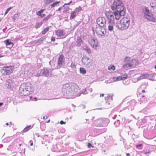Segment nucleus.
<instances>
[{
	"instance_id": "obj_12",
	"label": "nucleus",
	"mask_w": 156,
	"mask_h": 156,
	"mask_svg": "<svg viewBox=\"0 0 156 156\" xmlns=\"http://www.w3.org/2000/svg\"><path fill=\"white\" fill-rule=\"evenodd\" d=\"M81 61L82 63L84 64L86 67H89L92 65V63L91 62V60L88 57H83L82 58Z\"/></svg>"
},
{
	"instance_id": "obj_41",
	"label": "nucleus",
	"mask_w": 156,
	"mask_h": 156,
	"mask_svg": "<svg viewBox=\"0 0 156 156\" xmlns=\"http://www.w3.org/2000/svg\"><path fill=\"white\" fill-rule=\"evenodd\" d=\"M12 8V7H10L9 8H8L6 10L5 13V15L6 14L9 12V11Z\"/></svg>"
},
{
	"instance_id": "obj_60",
	"label": "nucleus",
	"mask_w": 156,
	"mask_h": 156,
	"mask_svg": "<svg viewBox=\"0 0 156 156\" xmlns=\"http://www.w3.org/2000/svg\"><path fill=\"white\" fill-rule=\"evenodd\" d=\"M104 94H100V97H103V96H104Z\"/></svg>"
},
{
	"instance_id": "obj_42",
	"label": "nucleus",
	"mask_w": 156,
	"mask_h": 156,
	"mask_svg": "<svg viewBox=\"0 0 156 156\" xmlns=\"http://www.w3.org/2000/svg\"><path fill=\"white\" fill-rule=\"evenodd\" d=\"M123 83L125 85H128L129 83V81L127 80V81H126L125 80H124L123 81Z\"/></svg>"
},
{
	"instance_id": "obj_63",
	"label": "nucleus",
	"mask_w": 156,
	"mask_h": 156,
	"mask_svg": "<svg viewBox=\"0 0 156 156\" xmlns=\"http://www.w3.org/2000/svg\"><path fill=\"white\" fill-rule=\"evenodd\" d=\"M142 92H143V93H144V92H145V90H142Z\"/></svg>"
},
{
	"instance_id": "obj_55",
	"label": "nucleus",
	"mask_w": 156,
	"mask_h": 156,
	"mask_svg": "<svg viewBox=\"0 0 156 156\" xmlns=\"http://www.w3.org/2000/svg\"><path fill=\"white\" fill-rule=\"evenodd\" d=\"M46 15L45 14H41V16H40L42 18L45 16Z\"/></svg>"
},
{
	"instance_id": "obj_9",
	"label": "nucleus",
	"mask_w": 156,
	"mask_h": 156,
	"mask_svg": "<svg viewBox=\"0 0 156 156\" xmlns=\"http://www.w3.org/2000/svg\"><path fill=\"white\" fill-rule=\"evenodd\" d=\"M14 70V67L12 66H4L1 69V73L4 75H9L12 73Z\"/></svg>"
},
{
	"instance_id": "obj_1",
	"label": "nucleus",
	"mask_w": 156,
	"mask_h": 156,
	"mask_svg": "<svg viewBox=\"0 0 156 156\" xmlns=\"http://www.w3.org/2000/svg\"><path fill=\"white\" fill-rule=\"evenodd\" d=\"M105 15L107 18V21L104 17H100L97 20L96 22L99 27H104L107 25L108 30L112 31L113 30V27L115 25L114 17L113 13L111 11L106 12Z\"/></svg>"
},
{
	"instance_id": "obj_13",
	"label": "nucleus",
	"mask_w": 156,
	"mask_h": 156,
	"mask_svg": "<svg viewBox=\"0 0 156 156\" xmlns=\"http://www.w3.org/2000/svg\"><path fill=\"white\" fill-rule=\"evenodd\" d=\"M104 27H98L96 28L95 31L97 34L100 36H104L106 34V30Z\"/></svg>"
},
{
	"instance_id": "obj_45",
	"label": "nucleus",
	"mask_w": 156,
	"mask_h": 156,
	"mask_svg": "<svg viewBox=\"0 0 156 156\" xmlns=\"http://www.w3.org/2000/svg\"><path fill=\"white\" fill-rule=\"evenodd\" d=\"M55 0H46V2L47 3H49L53 2Z\"/></svg>"
},
{
	"instance_id": "obj_43",
	"label": "nucleus",
	"mask_w": 156,
	"mask_h": 156,
	"mask_svg": "<svg viewBox=\"0 0 156 156\" xmlns=\"http://www.w3.org/2000/svg\"><path fill=\"white\" fill-rule=\"evenodd\" d=\"M150 151H151L150 150H146L145 151H144L143 153L144 154H147L150 153Z\"/></svg>"
},
{
	"instance_id": "obj_49",
	"label": "nucleus",
	"mask_w": 156,
	"mask_h": 156,
	"mask_svg": "<svg viewBox=\"0 0 156 156\" xmlns=\"http://www.w3.org/2000/svg\"><path fill=\"white\" fill-rule=\"evenodd\" d=\"M117 80L118 79H117V78H116L115 77H113L112 78V81H118Z\"/></svg>"
},
{
	"instance_id": "obj_40",
	"label": "nucleus",
	"mask_w": 156,
	"mask_h": 156,
	"mask_svg": "<svg viewBox=\"0 0 156 156\" xmlns=\"http://www.w3.org/2000/svg\"><path fill=\"white\" fill-rule=\"evenodd\" d=\"M142 144H137L136 146V148H137L138 149H141V147H142Z\"/></svg>"
},
{
	"instance_id": "obj_32",
	"label": "nucleus",
	"mask_w": 156,
	"mask_h": 156,
	"mask_svg": "<svg viewBox=\"0 0 156 156\" xmlns=\"http://www.w3.org/2000/svg\"><path fill=\"white\" fill-rule=\"evenodd\" d=\"M60 2V1H56L55 2L53 3V4H51V8L54 7L55 6H56Z\"/></svg>"
},
{
	"instance_id": "obj_61",
	"label": "nucleus",
	"mask_w": 156,
	"mask_h": 156,
	"mask_svg": "<svg viewBox=\"0 0 156 156\" xmlns=\"http://www.w3.org/2000/svg\"><path fill=\"white\" fill-rule=\"evenodd\" d=\"M130 154L129 153H127L126 154V156H129Z\"/></svg>"
},
{
	"instance_id": "obj_33",
	"label": "nucleus",
	"mask_w": 156,
	"mask_h": 156,
	"mask_svg": "<svg viewBox=\"0 0 156 156\" xmlns=\"http://www.w3.org/2000/svg\"><path fill=\"white\" fill-rule=\"evenodd\" d=\"M82 10V8L79 6L78 8H76L74 11L76 13L78 12H80Z\"/></svg>"
},
{
	"instance_id": "obj_35",
	"label": "nucleus",
	"mask_w": 156,
	"mask_h": 156,
	"mask_svg": "<svg viewBox=\"0 0 156 156\" xmlns=\"http://www.w3.org/2000/svg\"><path fill=\"white\" fill-rule=\"evenodd\" d=\"M156 5V3L154 2H151L150 3V8L153 7L154 6Z\"/></svg>"
},
{
	"instance_id": "obj_22",
	"label": "nucleus",
	"mask_w": 156,
	"mask_h": 156,
	"mask_svg": "<svg viewBox=\"0 0 156 156\" xmlns=\"http://www.w3.org/2000/svg\"><path fill=\"white\" fill-rule=\"evenodd\" d=\"M147 73L143 74L141 75L137 79V81L139 79L141 80L143 79L147 78Z\"/></svg>"
},
{
	"instance_id": "obj_56",
	"label": "nucleus",
	"mask_w": 156,
	"mask_h": 156,
	"mask_svg": "<svg viewBox=\"0 0 156 156\" xmlns=\"http://www.w3.org/2000/svg\"><path fill=\"white\" fill-rule=\"evenodd\" d=\"M88 90L90 92H92V89L91 88H88Z\"/></svg>"
},
{
	"instance_id": "obj_7",
	"label": "nucleus",
	"mask_w": 156,
	"mask_h": 156,
	"mask_svg": "<svg viewBox=\"0 0 156 156\" xmlns=\"http://www.w3.org/2000/svg\"><path fill=\"white\" fill-rule=\"evenodd\" d=\"M51 75V70L47 68H44L41 70L40 73H34V76L39 77L43 76L45 77H48Z\"/></svg>"
},
{
	"instance_id": "obj_8",
	"label": "nucleus",
	"mask_w": 156,
	"mask_h": 156,
	"mask_svg": "<svg viewBox=\"0 0 156 156\" xmlns=\"http://www.w3.org/2000/svg\"><path fill=\"white\" fill-rule=\"evenodd\" d=\"M109 120L107 118H101L96 121L95 122V126H96L105 127L109 122Z\"/></svg>"
},
{
	"instance_id": "obj_21",
	"label": "nucleus",
	"mask_w": 156,
	"mask_h": 156,
	"mask_svg": "<svg viewBox=\"0 0 156 156\" xmlns=\"http://www.w3.org/2000/svg\"><path fill=\"white\" fill-rule=\"evenodd\" d=\"M83 40L80 37H78L76 41L77 45L79 46H80L82 43Z\"/></svg>"
},
{
	"instance_id": "obj_23",
	"label": "nucleus",
	"mask_w": 156,
	"mask_h": 156,
	"mask_svg": "<svg viewBox=\"0 0 156 156\" xmlns=\"http://www.w3.org/2000/svg\"><path fill=\"white\" fill-rule=\"evenodd\" d=\"M32 127L31 125H29L26 127L22 131L23 133L26 132L32 128Z\"/></svg>"
},
{
	"instance_id": "obj_14",
	"label": "nucleus",
	"mask_w": 156,
	"mask_h": 156,
	"mask_svg": "<svg viewBox=\"0 0 156 156\" xmlns=\"http://www.w3.org/2000/svg\"><path fill=\"white\" fill-rule=\"evenodd\" d=\"M136 102L134 100H132L128 102L127 106L125 107L129 110L132 111L133 110L135 106Z\"/></svg>"
},
{
	"instance_id": "obj_50",
	"label": "nucleus",
	"mask_w": 156,
	"mask_h": 156,
	"mask_svg": "<svg viewBox=\"0 0 156 156\" xmlns=\"http://www.w3.org/2000/svg\"><path fill=\"white\" fill-rule=\"evenodd\" d=\"M60 124H61L62 125V124H66V122H64L62 120H61L60 122Z\"/></svg>"
},
{
	"instance_id": "obj_17",
	"label": "nucleus",
	"mask_w": 156,
	"mask_h": 156,
	"mask_svg": "<svg viewBox=\"0 0 156 156\" xmlns=\"http://www.w3.org/2000/svg\"><path fill=\"white\" fill-rule=\"evenodd\" d=\"M142 12L144 14V16L150 13V10L147 7H144L142 8Z\"/></svg>"
},
{
	"instance_id": "obj_4",
	"label": "nucleus",
	"mask_w": 156,
	"mask_h": 156,
	"mask_svg": "<svg viewBox=\"0 0 156 156\" xmlns=\"http://www.w3.org/2000/svg\"><path fill=\"white\" fill-rule=\"evenodd\" d=\"M29 83H23L20 86V93L23 94L22 96L29 95L33 93L32 89L30 86Z\"/></svg>"
},
{
	"instance_id": "obj_29",
	"label": "nucleus",
	"mask_w": 156,
	"mask_h": 156,
	"mask_svg": "<svg viewBox=\"0 0 156 156\" xmlns=\"http://www.w3.org/2000/svg\"><path fill=\"white\" fill-rule=\"evenodd\" d=\"M105 100L112 101V96L110 95H108L106 98H105Z\"/></svg>"
},
{
	"instance_id": "obj_48",
	"label": "nucleus",
	"mask_w": 156,
	"mask_h": 156,
	"mask_svg": "<svg viewBox=\"0 0 156 156\" xmlns=\"http://www.w3.org/2000/svg\"><path fill=\"white\" fill-rule=\"evenodd\" d=\"M72 2L71 1L67 3H65L64 4V5L63 6V7H64V6L66 5H70L71 3H72Z\"/></svg>"
},
{
	"instance_id": "obj_11",
	"label": "nucleus",
	"mask_w": 156,
	"mask_h": 156,
	"mask_svg": "<svg viewBox=\"0 0 156 156\" xmlns=\"http://www.w3.org/2000/svg\"><path fill=\"white\" fill-rule=\"evenodd\" d=\"M113 119H116L114 123V125L116 127L119 126L120 123H122L123 121V119L119 115L118 116L117 115H115L113 117Z\"/></svg>"
},
{
	"instance_id": "obj_57",
	"label": "nucleus",
	"mask_w": 156,
	"mask_h": 156,
	"mask_svg": "<svg viewBox=\"0 0 156 156\" xmlns=\"http://www.w3.org/2000/svg\"><path fill=\"white\" fill-rule=\"evenodd\" d=\"M62 9V8L61 7H59L56 11H60Z\"/></svg>"
},
{
	"instance_id": "obj_64",
	"label": "nucleus",
	"mask_w": 156,
	"mask_h": 156,
	"mask_svg": "<svg viewBox=\"0 0 156 156\" xmlns=\"http://www.w3.org/2000/svg\"><path fill=\"white\" fill-rule=\"evenodd\" d=\"M3 104V103H0V106H2Z\"/></svg>"
},
{
	"instance_id": "obj_52",
	"label": "nucleus",
	"mask_w": 156,
	"mask_h": 156,
	"mask_svg": "<svg viewBox=\"0 0 156 156\" xmlns=\"http://www.w3.org/2000/svg\"><path fill=\"white\" fill-rule=\"evenodd\" d=\"M51 41H54L55 40V38L54 37H51Z\"/></svg>"
},
{
	"instance_id": "obj_53",
	"label": "nucleus",
	"mask_w": 156,
	"mask_h": 156,
	"mask_svg": "<svg viewBox=\"0 0 156 156\" xmlns=\"http://www.w3.org/2000/svg\"><path fill=\"white\" fill-rule=\"evenodd\" d=\"M116 78H117V79H118V80H117L118 81H119V80H121L120 76H118Z\"/></svg>"
},
{
	"instance_id": "obj_2",
	"label": "nucleus",
	"mask_w": 156,
	"mask_h": 156,
	"mask_svg": "<svg viewBox=\"0 0 156 156\" xmlns=\"http://www.w3.org/2000/svg\"><path fill=\"white\" fill-rule=\"evenodd\" d=\"M62 90L64 95L68 98H74L80 96L81 94L77 86L73 83H68L63 85Z\"/></svg>"
},
{
	"instance_id": "obj_44",
	"label": "nucleus",
	"mask_w": 156,
	"mask_h": 156,
	"mask_svg": "<svg viewBox=\"0 0 156 156\" xmlns=\"http://www.w3.org/2000/svg\"><path fill=\"white\" fill-rule=\"evenodd\" d=\"M82 93L84 94H86L87 93L86 91V89L82 90Z\"/></svg>"
},
{
	"instance_id": "obj_27",
	"label": "nucleus",
	"mask_w": 156,
	"mask_h": 156,
	"mask_svg": "<svg viewBox=\"0 0 156 156\" xmlns=\"http://www.w3.org/2000/svg\"><path fill=\"white\" fill-rule=\"evenodd\" d=\"M76 13L74 11L71 12L70 14V19H73L76 16Z\"/></svg>"
},
{
	"instance_id": "obj_54",
	"label": "nucleus",
	"mask_w": 156,
	"mask_h": 156,
	"mask_svg": "<svg viewBox=\"0 0 156 156\" xmlns=\"http://www.w3.org/2000/svg\"><path fill=\"white\" fill-rule=\"evenodd\" d=\"M109 101H109L106 100V105H108V104L109 105L110 104Z\"/></svg>"
},
{
	"instance_id": "obj_15",
	"label": "nucleus",
	"mask_w": 156,
	"mask_h": 156,
	"mask_svg": "<svg viewBox=\"0 0 156 156\" xmlns=\"http://www.w3.org/2000/svg\"><path fill=\"white\" fill-rule=\"evenodd\" d=\"M144 17L145 19L150 21L154 22L156 20L155 19L153 15L151 13Z\"/></svg>"
},
{
	"instance_id": "obj_31",
	"label": "nucleus",
	"mask_w": 156,
	"mask_h": 156,
	"mask_svg": "<svg viewBox=\"0 0 156 156\" xmlns=\"http://www.w3.org/2000/svg\"><path fill=\"white\" fill-rule=\"evenodd\" d=\"M150 10L153 13H156V5L151 8H150Z\"/></svg>"
},
{
	"instance_id": "obj_3",
	"label": "nucleus",
	"mask_w": 156,
	"mask_h": 156,
	"mask_svg": "<svg viewBox=\"0 0 156 156\" xmlns=\"http://www.w3.org/2000/svg\"><path fill=\"white\" fill-rule=\"evenodd\" d=\"M111 8L116 20H119L121 16L125 14V7L121 0H114L111 5Z\"/></svg>"
},
{
	"instance_id": "obj_30",
	"label": "nucleus",
	"mask_w": 156,
	"mask_h": 156,
	"mask_svg": "<svg viewBox=\"0 0 156 156\" xmlns=\"http://www.w3.org/2000/svg\"><path fill=\"white\" fill-rule=\"evenodd\" d=\"M45 37L44 36L43 37H41L40 39L38 40H36V43H40L42 42L45 39Z\"/></svg>"
},
{
	"instance_id": "obj_18",
	"label": "nucleus",
	"mask_w": 156,
	"mask_h": 156,
	"mask_svg": "<svg viewBox=\"0 0 156 156\" xmlns=\"http://www.w3.org/2000/svg\"><path fill=\"white\" fill-rule=\"evenodd\" d=\"M5 45L7 48H11L13 46V43L10 41L9 39H6L5 41Z\"/></svg>"
},
{
	"instance_id": "obj_20",
	"label": "nucleus",
	"mask_w": 156,
	"mask_h": 156,
	"mask_svg": "<svg viewBox=\"0 0 156 156\" xmlns=\"http://www.w3.org/2000/svg\"><path fill=\"white\" fill-rule=\"evenodd\" d=\"M56 34L57 36L62 37L64 35L65 33L63 30H60L57 31Z\"/></svg>"
},
{
	"instance_id": "obj_24",
	"label": "nucleus",
	"mask_w": 156,
	"mask_h": 156,
	"mask_svg": "<svg viewBox=\"0 0 156 156\" xmlns=\"http://www.w3.org/2000/svg\"><path fill=\"white\" fill-rule=\"evenodd\" d=\"M94 129H92V132L94 133V135L97 136L99 134V133H98V132L99 131V130L98 129L94 128Z\"/></svg>"
},
{
	"instance_id": "obj_5",
	"label": "nucleus",
	"mask_w": 156,
	"mask_h": 156,
	"mask_svg": "<svg viewBox=\"0 0 156 156\" xmlns=\"http://www.w3.org/2000/svg\"><path fill=\"white\" fill-rule=\"evenodd\" d=\"M130 23V20L127 18H123L116 23V27L119 29L125 30L128 28Z\"/></svg>"
},
{
	"instance_id": "obj_51",
	"label": "nucleus",
	"mask_w": 156,
	"mask_h": 156,
	"mask_svg": "<svg viewBox=\"0 0 156 156\" xmlns=\"http://www.w3.org/2000/svg\"><path fill=\"white\" fill-rule=\"evenodd\" d=\"M87 146L88 147L90 148L91 147H92V145H91V144L90 143H88L87 144Z\"/></svg>"
},
{
	"instance_id": "obj_38",
	"label": "nucleus",
	"mask_w": 156,
	"mask_h": 156,
	"mask_svg": "<svg viewBox=\"0 0 156 156\" xmlns=\"http://www.w3.org/2000/svg\"><path fill=\"white\" fill-rule=\"evenodd\" d=\"M49 30L48 27H47L44 30L42 31V34H45Z\"/></svg>"
},
{
	"instance_id": "obj_59",
	"label": "nucleus",
	"mask_w": 156,
	"mask_h": 156,
	"mask_svg": "<svg viewBox=\"0 0 156 156\" xmlns=\"http://www.w3.org/2000/svg\"><path fill=\"white\" fill-rule=\"evenodd\" d=\"M44 9H41V10H39V11L41 13H42L44 11Z\"/></svg>"
},
{
	"instance_id": "obj_28",
	"label": "nucleus",
	"mask_w": 156,
	"mask_h": 156,
	"mask_svg": "<svg viewBox=\"0 0 156 156\" xmlns=\"http://www.w3.org/2000/svg\"><path fill=\"white\" fill-rule=\"evenodd\" d=\"M80 73L83 74H84L86 73V70L85 69L83 68H80Z\"/></svg>"
},
{
	"instance_id": "obj_10",
	"label": "nucleus",
	"mask_w": 156,
	"mask_h": 156,
	"mask_svg": "<svg viewBox=\"0 0 156 156\" xmlns=\"http://www.w3.org/2000/svg\"><path fill=\"white\" fill-rule=\"evenodd\" d=\"M65 65V58L64 55L62 54L59 56L57 64L55 69H59L62 67H64Z\"/></svg>"
},
{
	"instance_id": "obj_25",
	"label": "nucleus",
	"mask_w": 156,
	"mask_h": 156,
	"mask_svg": "<svg viewBox=\"0 0 156 156\" xmlns=\"http://www.w3.org/2000/svg\"><path fill=\"white\" fill-rule=\"evenodd\" d=\"M52 16V15L51 14H49L47 16L44 18L43 19L42 21L46 22Z\"/></svg>"
},
{
	"instance_id": "obj_34",
	"label": "nucleus",
	"mask_w": 156,
	"mask_h": 156,
	"mask_svg": "<svg viewBox=\"0 0 156 156\" xmlns=\"http://www.w3.org/2000/svg\"><path fill=\"white\" fill-rule=\"evenodd\" d=\"M153 75L152 74H147V79H149L150 80H152Z\"/></svg>"
},
{
	"instance_id": "obj_16",
	"label": "nucleus",
	"mask_w": 156,
	"mask_h": 156,
	"mask_svg": "<svg viewBox=\"0 0 156 156\" xmlns=\"http://www.w3.org/2000/svg\"><path fill=\"white\" fill-rule=\"evenodd\" d=\"M90 43L92 47L96 48L98 44V40L94 38L91 39L90 41Z\"/></svg>"
},
{
	"instance_id": "obj_39",
	"label": "nucleus",
	"mask_w": 156,
	"mask_h": 156,
	"mask_svg": "<svg viewBox=\"0 0 156 156\" xmlns=\"http://www.w3.org/2000/svg\"><path fill=\"white\" fill-rule=\"evenodd\" d=\"M108 69L109 70L112 69L114 70L115 69V67L114 66H109L108 67Z\"/></svg>"
},
{
	"instance_id": "obj_47",
	"label": "nucleus",
	"mask_w": 156,
	"mask_h": 156,
	"mask_svg": "<svg viewBox=\"0 0 156 156\" xmlns=\"http://www.w3.org/2000/svg\"><path fill=\"white\" fill-rule=\"evenodd\" d=\"M36 14L39 16H41V13L39 11H38L36 12Z\"/></svg>"
},
{
	"instance_id": "obj_26",
	"label": "nucleus",
	"mask_w": 156,
	"mask_h": 156,
	"mask_svg": "<svg viewBox=\"0 0 156 156\" xmlns=\"http://www.w3.org/2000/svg\"><path fill=\"white\" fill-rule=\"evenodd\" d=\"M43 22L41 21L40 23H37L35 25V27L36 29H38L39 28L42 24Z\"/></svg>"
},
{
	"instance_id": "obj_58",
	"label": "nucleus",
	"mask_w": 156,
	"mask_h": 156,
	"mask_svg": "<svg viewBox=\"0 0 156 156\" xmlns=\"http://www.w3.org/2000/svg\"><path fill=\"white\" fill-rule=\"evenodd\" d=\"M48 117L46 116V118L45 116H44L43 117V119L44 120H46V119H48Z\"/></svg>"
},
{
	"instance_id": "obj_62",
	"label": "nucleus",
	"mask_w": 156,
	"mask_h": 156,
	"mask_svg": "<svg viewBox=\"0 0 156 156\" xmlns=\"http://www.w3.org/2000/svg\"><path fill=\"white\" fill-rule=\"evenodd\" d=\"M4 56V55H2V54H1L0 55V58Z\"/></svg>"
},
{
	"instance_id": "obj_6",
	"label": "nucleus",
	"mask_w": 156,
	"mask_h": 156,
	"mask_svg": "<svg viewBox=\"0 0 156 156\" xmlns=\"http://www.w3.org/2000/svg\"><path fill=\"white\" fill-rule=\"evenodd\" d=\"M124 61L126 62V63L123 65V67L125 68L135 66L139 63L137 60L134 59L130 60V57L128 56L126 57Z\"/></svg>"
},
{
	"instance_id": "obj_46",
	"label": "nucleus",
	"mask_w": 156,
	"mask_h": 156,
	"mask_svg": "<svg viewBox=\"0 0 156 156\" xmlns=\"http://www.w3.org/2000/svg\"><path fill=\"white\" fill-rule=\"evenodd\" d=\"M64 8H65V10L66 11H68L69 10V8L68 7V6H64Z\"/></svg>"
},
{
	"instance_id": "obj_19",
	"label": "nucleus",
	"mask_w": 156,
	"mask_h": 156,
	"mask_svg": "<svg viewBox=\"0 0 156 156\" xmlns=\"http://www.w3.org/2000/svg\"><path fill=\"white\" fill-rule=\"evenodd\" d=\"M67 65L68 66L71 67L73 70H75L76 69V65L75 63L73 61H72L71 63H70V62H69L67 64Z\"/></svg>"
},
{
	"instance_id": "obj_36",
	"label": "nucleus",
	"mask_w": 156,
	"mask_h": 156,
	"mask_svg": "<svg viewBox=\"0 0 156 156\" xmlns=\"http://www.w3.org/2000/svg\"><path fill=\"white\" fill-rule=\"evenodd\" d=\"M121 77V80H125L127 79V75H122Z\"/></svg>"
},
{
	"instance_id": "obj_37",
	"label": "nucleus",
	"mask_w": 156,
	"mask_h": 156,
	"mask_svg": "<svg viewBox=\"0 0 156 156\" xmlns=\"http://www.w3.org/2000/svg\"><path fill=\"white\" fill-rule=\"evenodd\" d=\"M84 50L87 51L88 54H90L91 52L90 48L88 47H86L84 48Z\"/></svg>"
}]
</instances>
